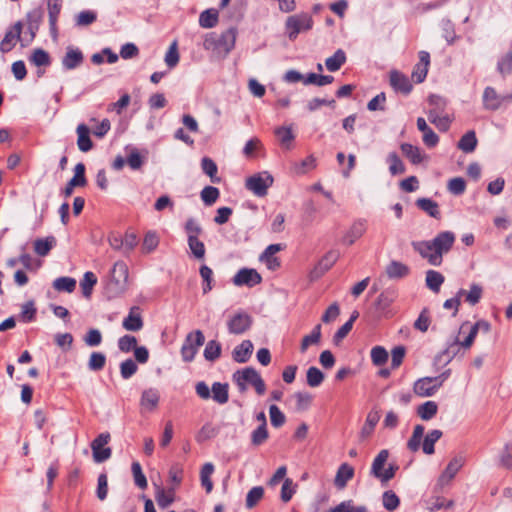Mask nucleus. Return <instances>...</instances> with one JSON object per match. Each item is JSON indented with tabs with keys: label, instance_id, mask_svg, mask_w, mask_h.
<instances>
[{
	"label": "nucleus",
	"instance_id": "1",
	"mask_svg": "<svg viewBox=\"0 0 512 512\" xmlns=\"http://www.w3.org/2000/svg\"><path fill=\"white\" fill-rule=\"evenodd\" d=\"M232 380L236 384L240 393H245L248 385L254 387L258 395H263L266 391V384L260 373L253 367H245L235 371Z\"/></svg>",
	"mask_w": 512,
	"mask_h": 512
},
{
	"label": "nucleus",
	"instance_id": "2",
	"mask_svg": "<svg viewBox=\"0 0 512 512\" xmlns=\"http://www.w3.org/2000/svg\"><path fill=\"white\" fill-rule=\"evenodd\" d=\"M236 35L237 30L235 28H229L220 35L210 33L204 40V49L227 55L235 46Z\"/></svg>",
	"mask_w": 512,
	"mask_h": 512
},
{
	"label": "nucleus",
	"instance_id": "3",
	"mask_svg": "<svg viewBox=\"0 0 512 512\" xmlns=\"http://www.w3.org/2000/svg\"><path fill=\"white\" fill-rule=\"evenodd\" d=\"M274 178L267 172H259L248 177L245 187L257 197H264L268 193V189L273 185Z\"/></svg>",
	"mask_w": 512,
	"mask_h": 512
},
{
	"label": "nucleus",
	"instance_id": "4",
	"mask_svg": "<svg viewBox=\"0 0 512 512\" xmlns=\"http://www.w3.org/2000/svg\"><path fill=\"white\" fill-rule=\"evenodd\" d=\"M313 27V19L308 13L289 16L285 23L286 33L290 40H295L299 33L308 31Z\"/></svg>",
	"mask_w": 512,
	"mask_h": 512
},
{
	"label": "nucleus",
	"instance_id": "5",
	"mask_svg": "<svg viewBox=\"0 0 512 512\" xmlns=\"http://www.w3.org/2000/svg\"><path fill=\"white\" fill-rule=\"evenodd\" d=\"M205 336L199 329L186 335L181 347V356L183 361L192 362L198 352V349L204 344Z\"/></svg>",
	"mask_w": 512,
	"mask_h": 512
},
{
	"label": "nucleus",
	"instance_id": "6",
	"mask_svg": "<svg viewBox=\"0 0 512 512\" xmlns=\"http://www.w3.org/2000/svg\"><path fill=\"white\" fill-rule=\"evenodd\" d=\"M456 240V236L452 231L439 232L432 240L435 248L434 259H439L440 264L443 262V255L447 254L453 247Z\"/></svg>",
	"mask_w": 512,
	"mask_h": 512
},
{
	"label": "nucleus",
	"instance_id": "7",
	"mask_svg": "<svg viewBox=\"0 0 512 512\" xmlns=\"http://www.w3.org/2000/svg\"><path fill=\"white\" fill-rule=\"evenodd\" d=\"M340 257L339 250L331 249L317 262L314 268L309 273L311 281L321 278L332 266L337 262Z\"/></svg>",
	"mask_w": 512,
	"mask_h": 512
},
{
	"label": "nucleus",
	"instance_id": "8",
	"mask_svg": "<svg viewBox=\"0 0 512 512\" xmlns=\"http://www.w3.org/2000/svg\"><path fill=\"white\" fill-rule=\"evenodd\" d=\"M110 441L109 433H101L91 442L93 460L96 463H103L111 457V448L105 447Z\"/></svg>",
	"mask_w": 512,
	"mask_h": 512
},
{
	"label": "nucleus",
	"instance_id": "9",
	"mask_svg": "<svg viewBox=\"0 0 512 512\" xmlns=\"http://www.w3.org/2000/svg\"><path fill=\"white\" fill-rule=\"evenodd\" d=\"M482 100L484 109L495 111L498 110L502 104L512 101V93L500 95L493 87L488 86L484 89Z\"/></svg>",
	"mask_w": 512,
	"mask_h": 512
},
{
	"label": "nucleus",
	"instance_id": "10",
	"mask_svg": "<svg viewBox=\"0 0 512 512\" xmlns=\"http://www.w3.org/2000/svg\"><path fill=\"white\" fill-rule=\"evenodd\" d=\"M253 323L252 317L246 312L234 314L227 322V328L230 334L241 335L248 331Z\"/></svg>",
	"mask_w": 512,
	"mask_h": 512
},
{
	"label": "nucleus",
	"instance_id": "11",
	"mask_svg": "<svg viewBox=\"0 0 512 512\" xmlns=\"http://www.w3.org/2000/svg\"><path fill=\"white\" fill-rule=\"evenodd\" d=\"M235 286L252 288L262 282V276L253 268H241L232 279Z\"/></svg>",
	"mask_w": 512,
	"mask_h": 512
},
{
	"label": "nucleus",
	"instance_id": "12",
	"mask_svg": "<svg viewBox=\"0 0 512 512\" xmlns=\"http://www.w3.org/2000/svg\"><path fill=\"white\" fill-rule=\"evenodd\" d=\"M87 184L85 176V165L83 163L76 164L74 168V176L68 181L62 194L65 198H69L73 194L75 187H84Z\"/></svg>",
	"mask_w": 512,
	"mask_h": 512
},
{
	"label": "nucleus",
	"instance_id": "13",
	"mask_svg": "<svg viewBox=\"0 0 512 512\" xmlns=\"http://www.w3.org/2000/svg\"><path fill=\"white\" fill-rule=\"evenodd\" d=\"M389 83L396 93H401L403 95H408L413 89L410 79L405 74L397 70H392L390 72Z\"/></svg>",
	"mask_w": 512,
	"mask_h": 512
},
{
	"label": "nucleus",
	"instance_id": "14",
	"mask_svg": "<svg viewBox=\"0 0 512 512\" xmlns=\"http://www.w3.org/2000/svg\"><path fill=\"white\" fill-rule=\"evenodd\" d=\"M21 33L22 23L18 21L5 33V36L0 43V51L2 53H7L15 47L17 41H21L22 43L23 39H21Z\"/></svg>",
	"mask_w": 512,
	"mask_h": 512
},
{
	"label": "nucleus",
	"instance_id": "15",
	"mask_svg": "<svg viewBox=\"0 0 512 512\" xmlns=\"http://www.w3.org/2000/svg\"><path fill=\"white\" fill-rule=\"evenodd\" d=\"M411 245L414 251H416L423 259H426L430 265H441L439 259H434L436 251L433 244H431V240L414 241Z\"/></svg>",
	"mask_w": 512,
	"mask_h": 512
},
{
	"label": "nucleus",
	"instance_id": "16",
	"mask_svg": "<svg viewBox=\"0 0 512 512\" xmlns=\"http://www.w3.org/2000/svg\"><path fill=\"white\" fill-rule=\"evenodd\" d=\"M83 61V52L77 47L68 46L61 63L65 70H73L81 66Z\"/></svg>",
	"mask_w": 512,
	"mask_h": 512
},
{
	"label": "nucleus",
	"instance_id": "17",
	"mask_svg": "<svg viewBox=\"0 0 512 512\" xmlns=\"http://www.w3.org/2000/svg\"><path fill=\"white\" fill-rule=\"evenodd\" d=\"M122 326L127 331L137 332L144 326L140 308L133 306L130 308L128 315L123 319Z\"/></svg>",
	"mask_w": 512,
	"mask_h": 512
},
{
	"label": "nucleus",
	"instance_id": "18",
	"mask_svg": "<svg viewBox=\"0 0 512 512\" xmlns=\"http://www.w3.org/2000/svg\"><path fill=\"white\" fill-rule=\"evenodd\" d=\"M464 464V458L462 456L454 457L447 465L445 470L440 475L438 482L441 486L448 484L461 469Z\"/></svg>",
	"mask_w": 512,
	"mask_h": 512
},
{
	"label": "nucleus",
	"instance_id": "19",
	"mask_svg": "<svg viewBox=\"0 0 512 512\" xmlns=\"http://www.w3.org/2000/svg\"><path fill=\"white\" fill-rule=\"evenodd\" d=\"M430 64V54L427 51L419 52V62L415 65L412 72V79L416 83H421L425 80L428 73V66Z\"/></svg>",
	"mask_w": 512,
	"mask_h": 512
},
{
	"label": "nucleus",
	"instance_id": "20",
	"mask_svg": "<svg viewBox=\"0 0 512 512\" xmlns=\"http://www.w3.org/2000/svg\"><path fill=\"white\" fill-rule=\"evenodd\" d=\"M440 387L434 382L433 377H424L417 380L414 384V392L421 397H430L436 393Z\"/></svg>",
	"mask_w": 512,
	"mask_h": 512
},
{
	"label": "nucleus",
	"instance_id": "21",
	"mask_svg": "<svg viewBox=\"0 0 512 512\" xmlns=\"http://www.w3.org/2000/svg\"><path fill=\"white\" fill-rule=\"evenodd\" d=\"M160 400V393L156 388H148L142 392L140 398V406L143 410L151 412L154 411Z\"/></svg>",
	"mask_w": 512,
	"mask_h": 512
},
{
	"label": "nucleus",
	"instance_id": "22",
	"mask_svg": "<svg viewBox=\"0 0 512 512\" xmlns=\"http://www.w3.org/2000/svg\"><path fill=\"white\" fill-rule=\"evenodd\" d=\"M367 226L365 220L355 221L342 238V242L347 245L354 244L366 232Z\"/></svg>",
	"mask_w": 512,
	"mask_h": 512
},
{
	"label": "nucleus",
	"instance_id": "23",
	"mask_svg": "<svg viewBox=\"0 0 512 512\" xmlns=\"http://www.w3.org/2000/svg\"><path fill=\"white\" fill-rule=\"evenodd\" d=\"M355 470L348 463H342L335 475L334 485L338 489H344L347 483L354 477Z\"/></svg>",
	"mask_w": 512,
	"mask_h": 512
},
{
	"label": "nucleus",
	"instance_id": "24",
	"mask_svg": "<svg viewBox=\"0 0 512 512\" xmlns=\"http://www.w3.org/2000/svg\"><path fill=\"white\" fill-rule=\"evenodd\" d=\"M253 343L250 340H243L232 351V358L237 363H246L253 352Z\"/></svg>",
	"mask_w": 512,
	"mask_h": 512
},
{
	"label": "nucleus",
	"instance_id": "25",
	"mask_svg": "<svg viewBox=\"0 0 512 512\" xmlns=\"http://www.w3.org/2000/svg\"><path fill=\"white\" fill-rule=\"evenodd\" d=\"M77 146L80 151L88 152L93 148V142L90 138V129L87 125L81 123L76 128Z\"/></svg>",
	"mask_w": 512,
	"mask_h": 512
},
{
	"label": "nucleus",
	"instance_id": "26",
	"mask_svg": "<svg viewBox=\"0 0 512 512\" xmlns=\"http://www.w3.org/2000/svg\"><path fill=\"white\" fill-rule=\"evenodd\" d=\"M281 250L280 244L269 245L260 256V260L264 261L270 270H276L280 267V261L275 254Z\"/></svg>",
	"mask_w": 512,
	"mask_h": 512
},
{
	"label": "nucleus",
	"instance_id": "27",
	"mask_svg": "<svg viewBox=\"0 0 512 512\" xmlns=\"http://www.w3.org/2000/svg\"><path fill=\"white\" fill-rule=\"evenodd\" d=\"M417 128L423 133V142L427 147H435L439 142L438 135L427 125L422 117L417 119Z\"/></svg>",
	"mask_w": 512,
	"mask_h": 512
},
{
	"label": "nucleus",
	"instance_id": "28",
	"mask_svg": "<svg viewBox=\"0 0 512 512\" xmlns=\"http://www.w3.org/2000/svg\"><path fill=\"white\" fill-rule=\"evenodd\" d=\"M129 277L128 266L123 261L114 263L111 270V279L117 286H123L127 283Z\"/></svg>",
	"mask_w": 512,
	"mask_h": 512
},
{
	"label": "nucleus",
	"instance_id": "29",
	"mask_svg": "<svg viewBox=\"0 0 512 512\" xmlns=\"http://www.w3.org/2000/svg\"><path fill=\"white\" fill-rule=\"evenodd\" d=\"M389 457V451L387 449L381 450L376 457L374 458L371 469H370V475L374 478L380 480L384 469V466L388 460Z\"/></svg>",
	"mask_w": 512,
	"mask_h": 512
},
{
	"label": "nucleus",
	"instance_id": "30",
	"mask_svg": "<svg viewBox=\"0 0 512 512\" xmlns=\"http://www.w3.org/2000/svg\"><path fill=\"white\" fill-rule=\"evenodd\" d=\"M410 268L399 261L393 260L386 267V274L390 279H401L408 276Z\"/></svg>",
	"mask_w": 512,
	"mask_h": 512
},
{
	"label": "nucleus",
	"instance_id": "31",
	"mask_svg": "<svg viewBox=\"0 0 512 512\" xmlns=\"http://www.w3.org/2000/svg\"><path fill=\"white\" fill-rule=\"evenodd\" d=\"M211 397L218 404H225L229 400V385L227 383L214 382L211 387Z\"/></svg>",
	"mask_w": 512,
	"mask_h": 512
},
{
	"label": "nucleus",
	"instance_id": "32",
	"mask_svg": "<svg viewBox=\"0 0 512 512\" xmlns=\"http://www.w3.org/2000/svg\"><path fill=\"white\" fill-rule=\"evenodd\" d=\"M62 9V0H48L49 25L52 34L57 33V21Z\"/></svg>",
	"mask_w": 512,
	"mask_h": 512
},
{
	"label": "nucleus",
	"instance_id": "33",
	"mask_svg": "<svg viewBox=\"0 0 512 512\" xmlns=\"http://www.w3.org/2000/svg\"><path fill=\"white\" fill-rule=\"evenodd\" d=\"M482 294H483L482 286L479 284H476V283L471 284L469 291H466L464 289H460L458 291V296H460V298L462 296H465V301L468 302L472 306L479 303V301L482 298Z\"/></svg>",
	"mask_w": 512,
	"mask_h": 512
},
{
	"label": "nucleus",
	"instance_id": "34",
	"mask_svg": "<svg viewBox=\"0 0 512 512\" xmlns=\"http://www.w3.org/2000/svg\"><path fill=\"white\" fill-rule=\"evenodd\" d=\"M477 137L474 130L466 132L459 140L457 147L464 153H472L477 147Z\"/></svg>",
	"mask_w": 512,
	"mask_h": 512
},
{
	"label": "nucleus",
	"instance_id": "35",
	"mask_svg": "<svg viewBox=\"0 0 512 512\" xmlns=\"http://www.w3.org/2000/svg\"><path fill=\"white\" fill-rule=\"evenodd\" d=\"M56 245V239L54 236H48L46 238H38L34 241V251L39 256H46L50 250Z\"/></svg>",
	"mask_w": 512,
	"mask_h": 512
},
{
	"label": "nucleus",
	"instance_id": "36",
	"mask_svg": "<svg viewBox=\"0 0 512 512\" xmlns=\"http://www.w3.org/2000/svg\"><path fill=\"white\" fill-rule=\"evenodd\" d=\"M416 205L419 209L426 212L430 217L439 219L441 216L437 202H435L429 198H419L416 201Z\"/></svg>",
	"mask_w": 512,
	"mask_h": 512
},
{
	"label": "nucleus",
	"instance_id": "37",
	"mask_svg": "<svg viewBox=\"0 0 512 512\" xmlns=\"http://www.w3.org/2000/svg\"><path fill=\"white\" fill-rule=\"evenodd\" d=\"M442 431L438 429L431 430L426 434L422 444V450L425 454L431 455L435 452L434 445L442 437Z\"/></svg>",
	"mask_w": 512,
	"mask_h": 512
},
{
	"label": "nucleus",
	"instance_id": "38",
	"mask_svg": "<svg viewBox=\"0 0 512 512\" xmlns=\"http://www.w3.org/2000/svg\"><path fill=\"white\" fill-rule=\"evenodd\" d=\"M346 59V54L342 49L336 50V52L325 61L327 70L330 72L338 71L346 62Z\"/></svg>",
	"mask_w": 512,
	"mask_h": 512
},
{
	"label": "nucleus",
	"instance_id": "39",
	"mask_svg": "<svg viewBox=\"0 0 512 512\" xmlns=\"http://www.w3.org/2000/svg\"><path fill=\"white\" fill-rule=\"evenodd\" d=\"M403 155L410 160L414 165L420 164L423 160V155L419 147L409 143H403L400 146Z\"/></svg>",
	"mask_w": 512,
	"mask_h": 512
},
{
	"label": "nucleus",
	"instance_id": "40",
	"mask_svg": "<svg viewBox=\"0 0 512 512\" xmlns=\"http://www.w3.org/2000/svg\"><path fill=\"white\" fill-rule=\"evenodd\" d=\"M201 168L204 174L209 176L212 183H219L221 179L217 176L218 167L213 159L203 157L201 160Z\"/></svg>",
	"mask_w": 512,
	"mask_h": 512
},
{
	"label": "nucleus",
	"instance_id": "41",
	"mask_svg": "<svg viewBox=\"0 0 512 512\" xmlns=\"http://www.w3.org/2000/svg\"><path fill=\"white\" fill-rule=\"evenodd\" d=\"M381 500L383 507L389 512L397 510L401 503L399 496L393 490L384 491Z\"/></svg>",
	"mask_w": 512,
	"mask_h": 512
},
{
	"label": "nucleus",
	"instance_id": "42",
	"mask_svg": "<svg viewBox=\"0 0 512 512\" xmlns=\"http://www.w3.org/2000/svg\"><path fill=\"white\" fill-rule=\"evenodd\" d=\"M386 161L389 164V172L391 175L395 176L405 173V165L396 152L389 153Z\"/></svg>",
	"mask_w": 512,
	"mask_h": 512
},
{
	"label": "nucleus",
	"instance_id": "43",
	"mask_svg": "<svg viewBox=\"0 0 512 512\" xmlns=\"http://www.w3.org/2000/svg\"><path fill=\"white\" fill-rule=\"evenodd\" d=\"M461 348H463V346L461 345V342L456 338L452 343H450L447 346V348L444 351H442L437 356V360H444L445 364H448L459 353Z\"/></svg>",
	"mask_w": 512,
	"mask_h": 512
},
{
	"label": "nucleus",
	"instance_id": "44",
	"mask_svg": "<svg viewBox=\"0 0 512 512\" xmlns=\"http://www.w3.org/2000/svg\"><path fill=\"white\" fill-rule=\"evenodd\" d=\"M321 339V324H317L312 329L309 335H306L302 338L300 351L302 353L306 352L310 345L318 344Z\"/></svg>",
	"mask_w": 512,
	"mask_h": 512
},
{
	"label": "nucleus",
	"instance_id": "45",
	"mask_svg": "<svg viewBox=\"0 0 512 512\" xmlns=\"http://www.w3.org/2000/svg\"><path fill=\"white\" fill-rule=\"evenodd\" d=\"M426 285L433 292H439L441 285L444 283V276L435 270L426 272Z\"/></svg>",
	"mask_w": 512,
	"mask_h": 512
},
{
	"label": "nucleus",
	"instance_id": "46",
	"mask_svg": "<svg viewBox=\"0 0 512 512\" xmlns=\"http://www.w3.org/2000/svg\"><path fill=\"white\" fill-rule=\"evenodd\" d=\"M214 472V465L212 463H205L200 472L201 485L205 488L207 493H210L213 489V482L211 475Z\"/></svg>",
	"mask_w": 512,
	"mask_h": 512
},
{
	"label": "nucleus",
	"instance_id": "47",
	"mask_svg": "<svg viewBox=\"0 0 512 512\" xmlns=\"http://www.w3.org/2000/svg\"><path fill=\"white\" fill-rule=\"evenodd\" d=\"M428 119L433 123L440 131H447L451 125V119L448 115L441 116L435 110H430L428 113Z\"/></svg>",
	"mask_w": 512,
	"mask_h": 512
},
{
	"label": "nucleus",
	"instance_id": "48",
	"mask_svg": "<svg viewBox=\"0 0 512 512\" xmlns=\"http://www.w3.org/2000/svg\"><path fill=\"white\" fill-rule=\"evenodd\" d=\"M44 11L41 7L34 8L26 15L28 30H38L43 20Z\"/></svg>",
	"mask_w": 512,
	"mask_h": 512
},
{
	"label": "nucleus",
	"instance_id": "49",
	"mask_svg": "<svg viewBox=\"0 0 512 512\" xmlns=\"http://www.w3.org/2000/svg\"><path fill=\"white\" fill-rule=\"evenodd\" d=\"M438 411V405L434 401H427L417 408V414L422 420L432 419Z\"/></svg>",
	"mask_w": 512,
	"mask_h": 512
},
{
	"label": "nucleus",
	"instance_id": "50",
	"mask_svg": "<svg viewBox=\"0 0 512 512\" xmlns=\"http://www.w3.org/2000/svg\"><path fill=\"white\" fill-rule=\"evenodd\" d=\"M424 430H425L424 426L420 425V424H418L414 427L412 436L410 437V439L407 442V447L411 452H416L419 450V448L421 446V440L424 435Z\"/></svg>",
	"mask_w": 512,
	"mask_h": 512
},
{
	"label": "nucleus",
	"instance_id": "51",
	"mask_svg": "<svg viewBox=\"0 0 512 512\" xmlns=\"http://www.w3.org/2000/svg\"><path fill=\"white\" fill-rule=\"evenodd\" d=\"M380 420V414L378 411H370L366 417L365 424L361 429V435L363 437H368L374 431L375 426Z\"/></svg>",
	"mask_w": 512,
	"mask_h": 512
},
{
	"label": "nucleus",
	"instance_id": "52",
	"mask_svg": "<svg viewBox=\"0 0 512 512\" xmlns=\"http://www.w3.org/2000/svg\"><path fill=\"white\" fill-rule=\"evenodd\" d=\"M203 355L207 361L213 362L217 360L221 356V344L216 340L208 341Z\"/></svg>",
	"mask_w": 512,
	"mask_h": 512
},
{
	"label": "nucleus",
	"instance_id": "53",
	"mask_svg": "<svg viewBox=\"0 0 512 512\" xmlns=\"http://www.w3.org/2000/svg\"><path fill=\"white\" fill-rule=\"evenodd\" d=\"M218 23V12L214 9L203 11L199 17V24L203 28H213Z\"/></svg>",
	"mask_w": 512,
	"mask_h": 512
},
{
	"label": "nucleus",
	"instance_id": "54",
	"mask_svg": "<svg viewBox=\"0 0 512 512\" xmlns=\"http://www.w3.org/2000/svg\"><path fill=\"white\" fill-rule=\"evenodd\" d=\"M264 496V489L261 486H255L250 489L246 496L245 505L247 509L254 508Z\"/></svg>",
	"mask_w": 512,
	"mask_h": 512
},
{
	"label": "nucleus",
	"instance_id": "55",
	"mask_svg": "<svg viewBox=\"0 0 512 512\" xmlns=\"http://www.w3.org/2000/svg\"><path fill=\"white\" fill-rule=\"evenodd\" d=\"M53 287L57 291L72 293L76 288V280L71 277H59L54 280Z\"/></svg>",
	"mask_w": 512,
	"mask_h": 512
},
{
	"label": "nucleus",
	"instance_id": "56",
	"mask_svg": "<svg viewBox=\"0 0 512 512\" xmlns=\"http://www.w3.org/2000/svg\"><path fill=\"white\" fill-rule=\"evenodd\" d=\"M219 432V429L212 423H205L196 435V441L198 443L205 442L211 438H214Z\"/></svg>",
	"mask_w": 512,
	"mask_h": 512
},
{
	"label": "nucleus",
	"instance_id": "57",
	"mask_svg": "<svg viewBox=\"0 0 512 512\" xmlns=\"http://www.w3.org/2000/svg\"><path fill=\"white\" fill-rule=\"evenodd\" d=\"M97 283V277L91 271L85 272L83 279L80 282L82 293L85 297L89 298L92 294L93 286Z\"/></svg>",
	"mask_w": 512,
	"mask_h": 512
},
{
	"label": "nucleus",
	"instance_id": "58",
	"mask_svg": "<svg viewBox=\"0 0 512 512\" xmlns=\"http://www.w3.org/2000/svg\"><path fill=\"white\" fill-rule=\"evenodd\" d=\"M324 377L325 376L323 372L315 366L309 367L306 373L307 384L310 387L320 386L324 380Z\"/></svg>",
	"mask_w": 512,
	"mask_h": 512
},
{
	"label": "nucleus",
	"instance_id": "59",
	"mask_svg": "<svg viewBox=\"0 0 512 512\" xmlns=\"http://www.w3.org/2000/svg\"><path fill=\"white\" fill-rule=\"evenodd\" d=\"M334 80V77L331 75H318L316 73H309L305 79V85H316V86H325L331 84Z\"/></svg>",
	"mask_w": 512,
	"mask_h": 512
},
{
	"label": "nucleus",
	"instance_id": "60",
	"mask_svg": "<svg viewBox=\"0 0 512 512\" xmlns=\"http://www.w3.org/2000/svg\"><path fill=\"white\" fill-rule=\"evenodd\" d=\"M497 71L503 77L512 73V49L498 60Z\"/></svg>",
	"mask_w": 512,
	"mask_h": 512
},
{
	"label": "nucleus",
	"instance_id": "61",
	"mask_svg": "<svg viewBox=\"0 0 512 512\" xmlns=\"http://www.w3.org/2000/svg\"><path fill=\"white\" fill-rule=\"evenodd\" d=\"M200 196L204 204L210 206L218 200L220 191L214 186H206L202 189Z\"/></svg>",
	"mask_w": 512,
	"mask_h": 512
},
{
	"label": "nucleus",
	"instance_id": "62",
	"mask_svg": "<svg viewBox=\"0 0 512 512\" xmlns=\"http://www.w3.org/2000/svg\"><path fill=\"white\" fill-rule=\"evenodd\" d=\"M31 63H33L35 66H49L51 63L50 56L48 52H46L42 48H37L33 51L31 57H30Z\"/></svg>",
	"mask_w": 512,
	"mask_h": 512
},
{
	"label": "nucleus",
	"instance_id": "63",
	"mask_svg": "<svg viewBox=\"0 0 512 512\" xmlns=\"http://www.w3.org/2000/svg\"><path fill=\"white\" fill-rule=\"evenodd\" d=\"M184 230L187 234V240L192 238L198 239L199 236L203 233V228L194 218L187 219L184 225Z\"/></svg>",
	"mask_w": 512,
	"mask_h": 512
},
{
	"label": "nucleus",
	"instance_id": "64",
	"mask_svg": "<svg viewBox=\"0 0 512 512\" xmlns=\"http://www.w3.org/2000/svg\"><path fill=\"white\" fill-rule=\"evenodd\" d=\"M159 245V237L156 232L149 231L145 234L142 243V250L144 253H151Z\"/></svg>",
	"mask_w": 512,
	"mask_h": 512
}]
</instances>
